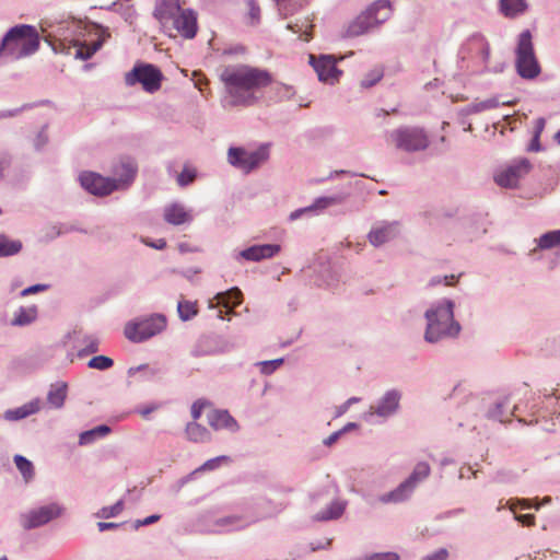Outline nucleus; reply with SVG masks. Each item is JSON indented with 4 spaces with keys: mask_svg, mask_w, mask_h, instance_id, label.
I'll use <instances>...</instances> for the list:
<instances>
[{
    "mask_svg": "<svg viewBox=\"0 0 560 560\" xmlns=\"http://www.w3.org/2000/svg\"><path fill=\"white\" fill-rule=\"evenodd\" d=\"M515 55V68L521 78L532 80L540 74L541 68L535 54L532 34L528 30L520 34Z\"/></svg>",
    "mask_w": 560,
    "mask_h": 560,
    "instance_id": "nucleus-6",
    "label": "nucleus"
},
{
    "mask_svg": "<svg viewBox=\"0 0 560 560\" xmlns=\"http://www.w3.org/2000/svg\"><path fill=\"white\" fill-rule=\"evenodd\" d=\"M101 45V42H96L92 46L80 45V47L77 49L75 55L82 59H89L97 49H100Z\"/></svg>",
    "mask_w": 560,
    "mask_h": 560,
    "instance_id": "nucleus-46",
    "label": "nucleus"
},
{
    "mask_svg": "<svg viewBox=\"0 0 560 560\" xmlns=\"http://www.w3.org/2000/svg\"><path fill=\"white\" fill-rule=\"evenodd\" d=\"M230 458L228 456H218V457H214V458H211V459H208L201 467L200 469L201 470H212V469H215L217 467H219L220 463L221 462H229Z\"/></svg>",
    "mask_w": 560,
    "mask_h": 560,
    "instance_id": "nucleus-48",
    "label": "nucleus"
},
{
    "mask_svg": "<svg viewBox=\"0 0 560 560\" xmlns=\"http://www.w3.org/2000/svg\"><path fill=\"white\" fill-rule=\"evenodd\" d=\"M100 346V341L97 338L93 336H88L84 338V345L81 350H96Z\"/></svg>",
    "mask_w": 560,
    "mask_h": 560,
    "instance_id": "nucleus-55",
    "label": "nucleus"
},
{
    "mask_svg": "<svg viewBox=\"0 0 560 560\" xmlns=\"http://www.w3.org/2000/svg\"><path fill=\"white\" fill-rule=\"evenodd\" d=\"M196 178V170L185 166L180 174L177 176V183L179 186H186L194 182Z\"/></svg>",
    "mask_w": 560,
    "mask_h": 560,
    "instance_id": "nucleus-44",
    "label": "nucleus"
},
{
    "mask_svg": "<svg viewBox=\"0 0 560 560\" xmlns=\"http://www.w3.org/2000/svg\"><path fill=\"white\" fill-rule=\"evenodd\" d=\"M448 557V551L445 548H440L432 552L431 555H428L423 560H446Z\"/></svg>",
    "mask_w": 560,
    "mask_h": 560,
    "instance_id": "nucleus-53",
    "label": "nucleus"
},
{
    "mask_svg": "<svg viewBox=\"0 0 560 560\" xmlns=\"http://www.w3.org/2000/svg\"><path fill=\"white\" fill-rule=\"evenodd\" d=\"M158 409V406L156 405H152V406H148L143 409H140L139 410V413L142 416V417H148L151 412H153L154 410Z\"/></svg>",
    "mask_w": 560,
    "mask_h": 560,
    "instance_id": "nucleus-61",
    "label": "nucleus"
},
{
    "mask_svg": "<svg viewBox=\"0 0 560 560\" xmlns=\"http://www.w3.org/2000/svg\"><path fill=\"white\" fill-rule=\"evenodd\" d=\"M149 245L156 249H163L166 246V242L161 238V240H158L156 242L151 243Z\"/></svg>",
    "mask_w": 560,
    "mask_h": 560,
    "instance_id": "nucleus-64",
    "label": "nucleus"
},
{
    "mask_svg": "<svg viewBox=\"0 0 560 560\" xmlns=\"http://www.w3.org/2000/svg\"><path fill=\"white\" fill-rule=\"evenodd\" d=\"M164 219L173 225L184 224L190 221V214L180 205H171L164 209Z\"/></svg>",
    "mask_w": 560,
    "mask_h": 560,
    "instance_id": "nucleus-25",
    "label": "nucleus"
},
{
    "mask_svg": "<svg viewBox=\"0 0 560 560\" xmlns=\"http://www.w3.org/2000/svg\"><path fill=\"white\" fill-rule=\"evenodd\" d=\"M165 327V316L153 315L138 322L128 323L125 327V336L132 341H143L161 332Z\"/></svg>",
    "mask_w": 560,
    "mask_h": 560,
    "instance_id": "nucleus-11",
    "label": "nucleus"
},
{
    "mask_svg": "<svg viewBox=\"0 0 560 560\" xmlns=\"http://www.w3.org/2000/svg\"><path fill=\"white\" fill-rule=\"evenodd\" d=\"M499 106V102L495 98H489L486 101L472 103L468 106V113H480L483 110L492 109Z\"/></svg>",
    "mask_w": 560,
    "mask_h": 560,
    "instance_id": "nucleus-40",
    "label": "nucleus"
},
{
    "mask_svg": "<svg viewBox=\"0 0 560 560\" xmlns=\"http://www.w3.org/2000/svg\"><path fill=\"white\" fill-rule=\"evenodd\" d=\"M392 14V4L388 0L375 1L365 12L349 23L345 37H357L365 34L373 27L385 22Z\"/></svg>",
    "mask_w": 560,
    "mask_h": 560,
    "instance_id": "nucleus-5",
    "label": "nucleus"
},
{
    "mask_svg": "<svg viewBox=\"0 0 560 560\" xmlns=\"http://www.w3.org/2000/svg\"><path fill=\"white\" fill-rule=\"evenodd\" d=\"M219 77L224 86L222 104L225 108L255 105L259 100L257 92L273 82L266 69L244 63L223 67Z\"/></svg>",
    "mask_w": 560,
    "mask_h": 560,
    "instance_id": "nucleus-1",
    "label": "nucleus"
},
{
    "mask_svg": "<svg viewBox=\"0 0 560 560\" xmlns=\"http://www.w3.org/2000/svg\"><path fill=\"white\" fill-rule=\"evenodd\" d=\"M80 182L84 189L97 196H106L119 188L116 179L103 177L93 172L82 173Z\"/></svg>",
    "mask_w": 560,
    "mask_h": 560,
    "instance_id": "nucleus-15",
    "label": "nucleus"
},
{
    "mask_svg": "<svg viewBox=\"0 0 560 560\" xmlns=\"http://www.w3.org/2000/svg\"><path fill=\"white\" fill-rule=\"evenodd\" d=\"M515 520L525 526H532L535 524V515L533 514L515 515Z\"/></svg>",
    "mask_w": 560,
    "mask_h": 560,
    "instance_id": "nucleus-56",
    "label": "nucleus"
},
{
    "mask_svg": "<svg viewBox=\"0 0 560 560\" xmlns=\"http://www.w3.org/2000/svg\"><path fill=\"white\" fill-rule=\"evenodd\" d=\"M209 425L214 430L226 429L231 432H237L240 425L228 410H212L207 415Z\"/></svg>",
    "mask_w": 560,
    "mask_h": 560,
    "instance_id": "nucleus-18",
    "label": "nucleus"
},
{
    "mask_svg": "<svg viewBox=\"0 0 560 560\" xmlns=\"http://www.w3.org/2000/svg\"><path fill=\"white\" fill-rule=\"evenodd\" d=\"M48 289V285L47 284H35V285H31L26 289H24L22 292H21V295L22 296H27V295H31V294H35L37 292H42V291H45Z\"/></svg>",
    "mask_w": 560,
    "mask_h": 560,
    "instance_id": "nucleus-54",
    "label": "nucleus"
},
{
    "mask_svg": "<svg viewBox=\"0 0 560 560\" xmlns=\"http://www.w3.org/2000/svg\"><path fill=\"white\" fill-rule=\"evenodd\" d=\"M454 304L445 301L443 304L425 312L427 329L424 338L429 342H436L446 337H456L460 326L454 320Z\"/></svg>",
    "mask_w": 560,
    "mask_h": 560,
    "instance_id": "nucleus-4",
    "label": "nucleus"
},
{
    "mask_svg": "<svg viewBox=\"0 0 560 560\" xmlns=\"http://www.w3.org/2000/svg\"><path fill=\"white\" fill-rule=\"evenodd\" d=\"M284 362L283 358L266 360L256 362L255 365L259 368L261 374L270 375L276 370H278Z\"/></svg>",
    "mask_w": 560,
    "mask_h": 560,
    "instance_id": "nucleus-38",
    "label": "nucleus"
},
{
    "mask_svg": "<svg viewBox=\"0 0 560 560\" xmlns=\"http://www.w3.org/2000/svg\"><path fill=\"white\" fill-rule=\"evenodd\" d=\"M388 143L396 149L407 152L424 150L429 140L425 132L420 128L405 127L392 131L388 135Z\"/></svg>",
    "mask_w": 560,
    "mask_h": 560,
    "instance_id": "nucleus-9",
    "label": "nucleus"
},
{
    "mask_svg": "<svg viewBox=\"0 0 560 560\" xmlns=\"http://www.w3.org/2000/svg\"><path fill=\"white\" fill-rule=\"evenodd\" d=\"M361 400L359 397H350L342 405L336 408V417H340L348 411L351 405L357 404Z\"/></svg>",
    "mask_w": 560,
    "mask_h": 560,
    "instance_id": "nucleus-51",
    "label": "nucleus"
},
{
    "mask_svg": "<svg viewBox=\"0 0 560 560\" xmlns=\"http://www.w3.org/2000/svg\"><path fill=\"white\" fill-rule=\"evenodd\" d=\"M337 202V199L336 198H332V197H323V198H319L315 201V203L311 207H307V208H304V209H300V210H296L294 212H292L290 214V219L291 220H295L298 219L301 213L303 212H307V211H312L314 209H324L330 205H334Z\"/></svg>",
    "mask_w": 560,
    "mask_h": 560,
    "instance_id": "nucleus-35",
    "label": "nucleus"
},
{
    "mask_svg": "<svg viewBox=\"0 0 560 560\" xmlns=\"http://www.w3.org/2000/svg\"><path fill=\"white\" fill-rule=\"evenodd\" d=\"M241 522H242V520L238 516H225V517L218 518L215 521V525H218L220 527H232V528L238 529V528H242L245 526L243 524H240Z\"/></svg>",
    "mask_w": 560,
    "mask_h": 560,
    "instance_id": "nucleus-43",
    "label": "nucleus"
},
{
    "mask_svg": "<svg viewBox=\"0 0 560 560\" xmlns=\"http://www.w3.org/2000/svg\"><path fill=\"white\" fill-rule=\"evenodd\" d=\"M342 435V433L338 430L334 433H331L329 436H327L325 440H324V445L326 446H331L332 444H335L338 439Z\"/></svg>",
    "mask_w": 560,
    "mask_h": 560,
    "instance_id": "nucleus-59",
    "label": "nucleus"
},
{
    "mask_svg": "<svg viewBox=\"0 0 560 560\" xmlns=\"http://www.w3.org/2000/svg\"><path fill=\"white\" fill-rule=\"evenodd\" d=\"M124 510V501L118 500L115 504L110 506H103L97 513L96 516L100 518H110L119 515Z\"/></svg>",
    "mask_w": 560,
    "mask_h": 560,
    "instance_id": "nucleus-39",
    "label": "nucleus"
},
{
    "mask_svg": "<svg viewBox=\"0 0 560 560\" xmlns=\"http://www.w3.org/2000/svg\"><path fill=\"white\" fill-rule=\"evenodd\" d=\"M165 371V364L154 362L131 366L128 369L127 373L129 376H133L137 373L142 372L144 380H153L155 377L161 376Z\"/></svg>",
    "mask_w": 560,
    "mask_h": 560,
    "instance_id": "nucleus-23",
    "label": "nucleus"
},
{
    "mask_svg": "<svg viewBox=\"0 0 560 560\" xmlns=\"http://www.w3.org/2000/svg\"><path fill=\"white\" fill-rule=\"evenodd\" d=\"M279 100H289L294 95V89L284 83H277L273 88Z\"/></svg>",
    "mask_w": 560,
    "mask_h": 560,
    "instance_id": "nucleus-45",
    "label": "nucleus"
},
{
    "mask_svg": "<svg viewBox=\"0 0 560 560\" xmlns=\"http://www.w3.org/2000/svg\"><path fill=\"white\" fill-rule=\"evenodd\" d=\"M40 410V401L39 399H33L23 406H20L14 409H8L3 412V415H0V418L2 417L4 420L14 422L22 419H25L32 415H35Z\"/></svg>",
    "mask_w": 560,
    "mask_h": 560,
    "instance_id": "nucleus-20",
    "label": "nucleus"
},
{
    "mask_svg": "<svg viewBox=\"0 0 560 560\" xmlns=\"http://www.w3.org/2000/svg\"><path fill=\"white\" fill-rule=\"evenodd\" d=\"M382 77L383 71L381 69H374L368 74V77L364 80H362L361 84L365 88H370L377 83L382 79Z\"/></svg>",
    "mask_w": 560,
    "mask_h": 560,
    "instance_id": "nucleus-47",
    "label": "nucleus"
},
{
    "mask_svg": "<svg viewBox=\"0 0 560 560\" xmlns=\"http://www.w3.org/2000/svg\"><path fill=\"white\" fill-rule=\"evenodd\" d=\"M269 159V149L261 145L255 151L248 152L243 148H230L228 161L231 165L244 173H249Z\"/></svg>",
    "mask_w": 560,
    "mask_h": 560,
    "instance_id": "nucleus-10",
    "label": "nucleus"
},
{
    "mask_svg": "<svg viewBox=\"0 0 560 560\" xmlns=\"http://www.w3.org/2000/svg\"><path fill=\"white\" fill-rule=\"evenodd\" d=\"M113 364H114V361L109 357L97 355V357L92 358L89 361L88 366L91 369L104 371V370L109 369Z\"/></svg>",
    "mask_w": 560,
    "mask_h": 560,
    "instance_id": "nucleus-41",
    "label": "nucleus"
},
{
    "mask_svg": "<svg viewBox=\"0 0 560 560\" xmlns=\"http://www.w3.org/2000/svg\"><path fill=\"white\" fill-rule=\"evenodd\" d=\"M37 317V308L36 306L30 307H20L14 318L12 319L13 326H25L33 323Z\"/></svg>",
    "mask_w": 560,
    "mask_h": 560,
    "instance_id": "nucleus-30",
    "label": "nucleus"
},
{
    "mask_svg": "<svg viewBox=\"0 0 560 560\" xmlns=\"http://www.w3.org/2000/svg\"><path fill=\"white\" fill-rule=\"evenodd\" d=\"M288 28L294 33L301 32L300 38L304 42H308L312 38L311 31L313 25L308 22L303 23L301 26L299 24H289Z\"/></svg>",
    "mask_w": 560,
    "mask_h": 560,
    "instance_id": "nucleus-42",
    "label": "nucleus"
},
{
    "mask_svg": "<svg viewBox=\"0 0 560 560\" xmlns=\"http://www.w3.org/2000/svg\"><path fill=\"white\" fill-rule=\"evenodd\" d=\"M177 312L182 320H189L198 314L197 302L187 300L179 301Z\"/></svg>",
    "mask_w": 560,
    "mask_h": 560,
    "instance_id": "nucleus-34",
    "label": "nucleus"
},
{
    "mask_svg": "<svg viewBox=\"0 0 560 560\" xmlns=\"http://www.w3.org/2000/svg\"><path fill=\"white\" fill-rule=\"evenodd\" d=\"M402 394L396 388L388 389L370 407V416H377L384 420L395 416L400 408Z\"/></svg>",
    "mask_w": 560,
    "mask_h": 560,
    "instance_id": "nucleus-14",
    "label": "nucleus"
},
{
    "mask_svg": "<svg viewBox=\"0 0 560 560\" xmlns=\"http://www.w3.org/2000/svg\"><path fill=\"white\" fill-rule=\"evenodd\" d=\"M163 74L155 66L150 63L135 66L126 74V84L135 85L140 83L145 92L154 93L161 88Z\"/></svg>",
    "mask_w": 560,
    "mask_h": 560,
    "instance_id": "nucleus-12",
    "label": "nucleus"
},
{
    "mask_svg": "<svg viewBox=\"0 0 560 560\" xmlns=\"http://www.w3.org/2000/svg\"><path fill=\"white\" fill-rule=\"evenodd\" d=\"M500 8L505 16L514 18L525 12L527 4L525 0H501Z\"/></svg>",
    "mask_w": 560,
    "mask_h": 560,
    "instance_id": "nucleus-31",
    "label": "nucleus"
},
{
    "mask_svg": "<svg viewBox=\"0 0 560 560\" xmlns=\"http://www.w3.org/2000/svg\"><path fill=\"white\" fill-rule=\"evenodd\" d=\"M431 472L430 465L427 462H419L409 477L394 490L382 494L378 501L383 504L400 503L408 500L417 486L425 480Z\"/></svg>",
    "mask_w": 560,
    "mask_h": 560,
    "instance_id": "nucleus-7",
    "label": "nucleus"
},
{
    "mask_svg": "<svg viewBox=\"0 0 560 560\" xmlns=\"http://www.w3.org/2000/svg\"><path fill=\"white\" fill-rule=\"evenodd\" d=\"M217 299L219 304L228 307L229 312L232 313L233 308L242 303V292L237 288H234L225 293H219Z\"/></svg>",
    "mask_w": 560,
    "mask_h": 560,
    "instance_id": "nucleus-29",
    "label": "nucleus"
},
{
    "mask_svg": "<svg viewBox=\"0 0 560 560\" xmlns=\"http://www.w3.org/2000/svg\"><path fill=\"white\" fill-rule=\"evenodd\" d=\"M22 249V243L0 235V257L18 254Z\"/></svg>",
    "mask_w": 560,
    "mask_h": 560,
    "instance_id": "nucleus-33",
    "label": "nucleus"
},
{
    "mask_svg": "<svg viewBox=\"0 0 560 560\" xmlns=\"http://www.w3.org/2000/svg\"><path fill=\"white\" fill-rule=\"evenodd\" d=\"M115 175L119 178L116 179L117 184L120 187L128 186L135 178L137 174V165L136 163L129 159H122L119 164L115 167Z\"/></svg>",
    "mask_w": 560,
    "mask_h": 560,
    "instance_id": "nucleus-21",
    "label": "nucleus"
},
{
    "mask_svg": "<svg viewBox=\"0 0 560 560\" xmlns=\"http://www.w3.org/2000/svg\"><path fill=\"white\" fill-rule=\"evenodd\" d=\"M209 402L205 399H198L196 400L192 405H191V417L194 419V421L198 420L202 413V410L203 408L208 405Z\"/></svg>",
    "mask_w": 560,
    "mask_h": 560,
    "instance_id": "nucleus-49",
    "label": "nucleus"
},
{
    "mask_svg": "<svg viewBox=\"0 0 560 560\" xmlns=\"http://www.w3.org/2000/svg\"><path fill=\"white\" fill-rule=\"evenodd\" d=\"M185 432L187 439L195 443L208 442L211 439L208 429L196 421L187 423Z\"/></svg>",
    "mask_w": 560,
    "mask_h": 560,
    "instance_id": "nucleus-26",
    "label": "nucleus"
},
{
    "mask_svg": "<svg viewBox=\"0 0 560 560\" xmlns=\"http://www.w3.org/2000/svg\"><path fill=\"white\" fill-rule=\"evenodd\" d=\"M194 77L195 86L198 88L199 91H203V85L208 84V79L203 74L197 72H194Z\"/></svg>",
    "mask_w": 560,
    "mask_h": 560,
    "instance_id": "nucleus-57",
    "label": "nucleus"
},
{
    "mask_svg": "<svg viewBox=\"0 0 560 560\" xmlns=\"http://www.w3.org/2000/svg\"><path fill=\"white\" fill-rule=\"evenodd\" d=\"M399 234V224L397 222H384L375 225L369 233V242L373 246H381L384 243L395 238Z\"/></svg>",
    "mask_w": 560,
    "mask_h": 560,
    "instance_id": "nucleus-17",
    "label": "nucleus"
},
{
    "mask_svg": "<svg viewBox=\"0 0 560 560\" xmlns=\"http://www.w3.org/2000/svg\"><path fill=\"white\" fill-rule=\"evenodd\" d=\"M311 63L316 71L318 79L323 82L335 83L338 81L341 71H339L336 67V60L331 56H320L316 59L314 56H311Z\"/></svg>",
    "mask_w": 560,
    "mask_h": 560,
    "instance_id": "nucleus-16",
    "label": "nucleus"
},
{
    "mask_svg": "<svg viewBox=\"0 0 560 560\" xmlns=\"http://www.w3.org/2000/svg\"><path fill=\"white\" fill-rule=\"evenodd\" d=\"M48 352H31L18 369L21 372H31L43 366L48 361Z\"/></svg>",
    "mask_w": 560,
    "mask_h": 560,
    "instance_id": "nucleus-27",
    "label": "nucleus"
},
{
    "mask_svg": "<svg viewBox=\"0 0 560 560\" xmlns=\"http://www.w3.org/2000/svg\"><path fill=\"white\" fill-rule=\"evenodd\" d=\"M249 7H250L249 15H250L252 20L258 21L259 13H260L259 7L255 5L253 2H249Z\"/></svg>",
    "mask_w": 560,
    "mask_h": 560,
    "instance_id": "nucleus-60",
    "label": "nucleus"
},
{
    "mask_svg": "<svg viewBox=\"0 0 560 560\" xmlns=\"http://www.w3.org/2000/svg\"><path fill=\"white\" fill-rule=\"evenodd\" d=\"M516 505H520L522 509H529L534 506L536 510H539V504L532 505L530 501L527 499H517V500H511L510 501V509L514 511L516 509Z\"/></svg>",
    "mask_w": 560,
    "mask_h": 560,
    "instance_id": "nucleus-52",
    "label": "nucleus"
},
{
    "mask_svg": "<svg viewBox=\"0 0 560 560\" xmlns=\"http://www.w3.org/2000/svg\"><path fill=\"white\" fill-rule=\"evenodd\" d=\"M154 16L163 27L172 26L183 38L192 39L197 35V14L191 9L182 8L179 0H159Z\"/></svg>",
    "mask_w": 560,
    "mask_h": 560,
    "instance_id": "nucleus-2",
    "label": "nucleus"
},
{
    "mask_svg": "<svg viewBox=\"0 0 560 560\" xmlns=\"http://www.w3.org/2000/svg\"><path fill=\"white\" fill-rule=\"evenodd\" d=\"M464 393H465V388L460 384H458L454 387L452 397L456 398Z\"/></svg>",
    "mask_w": 560,
    "mask_h": 560,
    "instance_id": "nucleus-63",
    "label": "nucleus"
},
{
    "mask_svg": "<svg viewBox=\"0 0 560 560\" xmlns=\"http://www.w3.org/2000/svg\"><path fill=\"white\" fill-rule=\"evenodd\" d=\"M14 463L19 471L22 474L24 479L27 481L34 476V467L32 462L22 455L14 456Z\"/></svg>",
    "mask_w": 560,
    "mask_h": 560,
    "instance_id": "nucleus-37",
    "label": "nucleus"
},
{
    "mask_svg": "<svg viewBox=\"0 0 560 560\" xmlns=\"http://www.w3.org/2000/svg\"><path fill=\"white\" fill-rule=\"evenodd\" d=\"M347 506L346 501L336 500L332 501L325 510L316 513L313 516L315 522H326L331 520H338L343 514Z\"/></svg>",
    "mask_w": 560,
    "mask_h": 560,
    "instance_id": "nucleus-24",
    "label": "nucleus"
},
{
    "mask_svg": "<svg viewBox=\"0 0 560 560\" xmlns=\"http://www.w3.org/2000/svg\"><path fill=\"white\" fill-rule=\"evenodd\" d=\"M38 47L39 35L37 30L32 25H16L3 37L0 46V57L21 59L37 51Z\"/></svg>",
    "mask_w": 560,
    "mask_h": 560,
    "instance_id": "nucleus-3",
    "label": "nucleus"
},
{
    "mask_svg": "<svg viewBox=\"0 0 560 560\" xmlns=\"http://www.w3.org/2000/svg\"><path fill=\"white\" fill-rule=\"evenodd\" d=\"M470 44L480 49L485 60L489 57V45L483 40V38L475 37L471 39Z\"/></svg>",
    "mask_w": 560,
    "mask_h": 560,
    "instance_id": "nucleus-50",
    "label": "nucleus"
},
{
    "mask_svg": "<svg viewBox=\"0 0 560 560\" xmlns=\"http://www.w3.org/2000/svg\"><path fill=\"white\" fill-rule=\"evenodd\" d=\"M278 244H262L250 246L240 253V256L246 260L259 261L271 258L280 252Z\"/></svg>",
    "mask_w": 560,
    "mask_h": 560,
    "instance_id": "nucleus-19",
    "label": "nucleus"
},
{
    "mask_svg": "<svg viewBox=\"0 0 560 560\" xmlns=\"http://www.w3.org/2000/svg\"><path fill=\"white\" fill-rule=\"evenodd\" d=\"M560 245V230L547 232L539 238L538 246L541 249H550Z\"/></svg>",
    "mask_w": 560,
    "mask_h": 560,
    "instance_id": "nucleus-36",
    "label": "nucleus"
},
{
    "mask_svg": "<svg viewBox=\"0 0 560 560\" xmlns=\"http://www.w3.org/2000/svg\"><path fill=\"white\" fill-rule=\"evenodd\" d=\"M160 518H161V515L152 514V515L143 518V522H144V525L147 526V525H151V524L158 522Z\"/></svg>",
    "mask_w": 560,
    "mask_h": 560,
    "instance_id": "nucleus-62",
    "label": "nucleus"
},
{
    "mask_svg": "<svg viewBox=\"0 0 560 560\" xmlns=\"http://www.w3.org/2000/svg\"><path fill=\"white\" fill-rule=\"evenodd\" d=\"M121 524L119 523H113V522H98L97 528L100 532L108 530V529H115L120 527Z\"/></svg>",
    "mask_w": 560,
    "mask_h": 560,
    "instance_id": "nucleus-58",
    "label": "nucleus"
},
{
    "mask_svg": "<svg viewBox=\"0 0 560 560\" xmlns=\"http://www.w3.org/2000/svg\"><path fill=\"white\" fill-rule=\"evenodd\" d=\"M68 395V385L65 382H56L49 386L47 402L54 409H60L65 405Z\"/></svg>",
    "mask_w": 560,
    "mask_h": 560,
    "instance_id": "nucleus-22",
    "label": "nucleus"
},
{
    "mask_svg": "<svg viewBox=\"0 0 560 560\" xmlns=\"http://www.w3.org/2000/svg\"><path fill=\"white\" fill-rule=\"evenodd\" d=\"M530 171V163L526 159L516 161L506 167L502 168L494 176V182L503 188H514L517 186L521 178H523Z\"/></svg>",
    "mask_w": 560,
    "mask_h": 560,
    "instance_id": "nucleus-13",
    "label": "nucleus"
},
{
    "mask_svg": "<svg viewBox=\"0 0 560 560\" xmlns=\"http://www.w3.org/2000/svg\"><path fill=\"white\" fill-rule=\"evenodd\" d=\"M110 428L106 424L97 425L91 430L84 431L79 435L80 445H89L94 443L97 439L104 438L110 433Z\"/></svg>",
    "mask_w": 560,
    "mask_h": 560,
    "instance_id": "nucleus-28",
    "label": "nucleus"
},
{
    "mask_svg": "<svg viewBox=\"0 0 560 560\" xmlns=\"http://www.w3.org/2000/svg\"><path fill=\"white\" fill-rule=\"evenodd\" d=\"M509 397H504L493 404L492 407H490L486 413V417L490 420H497L501 423L505 422L504 415L506 411V408L509 407Z\"/></svg>",
    "mask_w": 560,
    "mask_h": 560,
    "instance_id": "nucleus-32",
    "label": "nucleus"
},
{
    "mask_svg": "<svg viewBox=\"0 0 560 560\" xmlns=\"http://www.w3.org/2000/svg\"><path fill=\"white\" fill-rule=\"evenodd\" d=\"M65 512L66 508L63 505L51 502L20 514L19 523L24 530H31L61 517Z\"/></svg>",
    "mask_w": 560,
    "mask_h": 560,
    "instance_id": "nucleus-8",
    "label": "nucleus"
}]
</instances>
